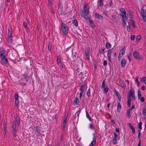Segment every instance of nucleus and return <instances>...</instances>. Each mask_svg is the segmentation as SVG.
<instances>
[{"mask_svg":"<svg viewBox=\"0 0 146 146\" xmlns=\"http://www.w3.org/2000/svg\"><path fill=\"white\" fill-rule=\"evenodd\" d=\"M15 103L16 106H18L19 103L18 100H15Z\"/></svg>","mask_w":146,"mask_h":146,"instance_id":"44","label":"nucleus"},{"mask_svg":"<svg viewBox=\"0 0 146 146\" xmlns=\"http://www.w3.org/2000/svg\"><path fill=\"white\" fill-rule=\"evenodd\" d=\"M125 47L124 46L121 48V50L120 51L119 55L118 57V59L119 60L121 58V57L124 55L125 51Z\"/></svg>","mask_w":146,"mask_h":146,"instance_id":"4","label":"nucleus"},{"mask_svg":"<svg viewBox=\"0 0 146 146\" xmlns=\"http://www.w3.org/2000/svg\"><path fill=\"white\" fill-rule=\"evenodd\" d=\"M120 85L125 90V87H126V84L125 82L123 81L121 83H120Z\"/></svg>","mask_w":146,"mask_h":146,"instance_id":"19","label":"nucleus"},{"mask_svg":"<svg viewBox=\"0 0 146 146\" xmlns=\"http://www.w3.org/2000/svg\"><path fill=\"white\" fill-rule=\"evenodd\" d=\"M106 47L107 48H109L111 47V45L109 43H106Z\"/></svg>","mask_w":146,"mask_h":146,"instance_id":"35","label":"nucleus"},{"mask_svg":"<svg viewBox=\"0 0 146 146\" xmlns=\"http://www.w3.org/2000/svg\"><path fill=\"white\" fill-rule=\"evenodd\" d=\"M93 140L91 142L90 145V146H93L95 145L96 143V139L97 137V133L96 132H95L93 134Z\"/></svg>","mask_w":146,"mask_h":146,"instance_id":"6","label":"nucleus"},{"mask_svg":"<svg viewBox=\"0 0 146 146\" xmlns=\"http://www.w3.org/2000/svg\"><path fill=\"white\" fill-rule=\"evenodd\" d=\"M98 4L100 7H102L104 4L103 1L102 0H100L99 1Z\"/></svg>","mask_w":146,"mask_h":146,"instance_id":"26","label":"nucleus"},{"mask_svg":"<svg viewBox=\"0 0 146 146\" xmlns=\"http://www.w3.org/2000/svg\"><path fill=\"white\" fill-rule=\"evenodd\" d=\"M0 56L1 58L5 56V52L4 50H1L0 52Z\"/></svg>","mask_w":146,"mask_h":146,"instance_id":"17","label":"nucleus"},{"mask_svg":"<svg viewBox=\"0 0 146 146\" xmlns=\"http://www.w3.org/2000/svg\"><path fill=\"white\" fill-rule=\"evenodd\" d=\"M121 109V106L119 102L117 104V110L118 111H119Z\"/></svg>","mask_w":146,"mask_h":146,"instance_id":"24","label":"nucleus"},{"mask_svg":"<svg viewBox=\"0 0 146 146\" xmlns=\"http://www.w3.org/2000/svg\"><path fill=\"white\" fill-rule=\"evenodd\" d=\"M74 102L75 104L76 105H77L78 103L79 102V100L76 97L74 99Z\"/></svg>","mask_w":146,"mask_h":146,"instance_id":"27","label":"nucleus"},{"mask_svg":"<svg viewBox=\"0 0 146 146\" xmlns=\"http://www.w3.org/2000/svg\"><path fill=\"white\" fill-rule=\"evenodd\" d=\"M15 100H17L18 98V94L17 93H16L15 95Z\"/></svg>","mask_w":146,"mask_h":146,"instance_id":"33","label":"nucleus"},{"mask_svg":"<svg viewBox=\"0 0 146 146\" xmlns=\"http://www.w3.org/2000/svg\"><path fill=\"white\" fill-rule=\"evenodd\" d=\"M122 17V19L123 21V26L124 27L126 25V21H127V19L128 16L127 13L121 15Z\"/></svg>","mask_w":146,"mask_h":146,"instance_id":"5","label":"nucleus"},{"mask_svg":"<svg viewBox=\"0 0 146 146\" xmlns=\"http://www.w3.org/2000/svg\"><path fill=\"white\" fill-rule=\"evenodd\" d=\"M135 38V36L133 35H132L131 36L130 39L131 40H133Z\"/></svg>","mask_w":146,"mask_h":146,"instance_id":"53","label":"nucleus"},{"mask_svg":"<svg viewBox=\"0 0 146 146\" xmlns=\"http://www.w3.org/2000/svg\"><path fill=\"white\" fill-rule=\"evenodd\" d=\"M139 98H140V100L141 102H144L145 99L143 97H141Z\"/></svg>","mask_w":146,"mask_h":146,"instance_id":"45","label":"nucleus"},{"mask_svg":"<svg viewBox=\"0 0 146 146\" xmlns=\"http://www.w3.org/2000/svg\"><path fill=\"white\" fill-rule=\"evenodd\" d=\"M23 25L24 27H25V28H26L27 27V23L25 22L23 23Z\"/></svg>","mask_w":146,"mask_h":146,"instance_id":"55","label":"nucleus"},{"mask_svg":"<svg viewBox=\"0 0 146 146\" xmlns=\"http://www.w3.org/2000/svg\"><path fill=\"white\" fill-rule=\"evenodd\" d=\"M113 5V3L111 1H110L108 5L110 7H111Z\"/></svg>","mask_w":146,"mask_h":146,"instance_id":"43","label":"nucleus"},{"mask_svg":"<svg viewBox=\"0 0 146 146\" xmlns=\"http://www.w3.org/2000/svg\"><path fill=\"white\" fill-rule=\"evenodd\" d=\"M103 14L105 15H106L107 16H108L107 13L106 11H104L103 12Z\"/></svg>","mask_w":146,"mask_h":146,"instance_id":"60","label":"nucleus"},{"mask_svg":"<svg viewBox=\"0 0 146 146\" xmlns=\"http://www.w3.org/2000/svg\"><path fill=\"white\" fill-rule=\"evenodd\" d=\"M29 79L28 74L25 73L23 75L22 78L20 80V82L21 84L25 85L28 82Z\"/></svg>","mask_w":146,"mask_h":146,"instance_id":"2","label":"nucleus"},{"mask_svg":"<svg viewBox=\"0 0 146 146\" xmlns=\"http://www.w3.org/2000/svg\"><path fill=\"white\" fill-rule=\"evenodd\" d=\"M95 17L97 18L98 19H101L103 18V16L98 13H95L94 14Z\"/></svg>","mask_w":146,"mask_h":146,"instance_id":"15","label":"nucleus"},{"mask_svg":"<svg viewBox=\"0 0 146 146\" xmlns=\"http://www.w3.org/2000/svg\"><path fill=\"white\" fill-rule=\"evenodd\" d=\"M86 116L89 119V120L90 121H91L92 120V119L90 116L89 114H88L87 111H86Z\"/></svg>","mask_w":146,"mask_h":146,"instance_id":"22","label":"nucleus"},{"mask_svg":"<svg viewBox=\"0 0 146 146\" xmlns=\"http://www.w3.org/2000/svg\"><path fill=\"white\" fill-rule=\"evenodd\" d=\"M86 87V85H83L81 86L80 89L81 92H83L84 89Z\"/></svg>","mask_w":146,"mask_h":146,"instance_id":"20","label":"nucleus"},{"mask_svg":"<svg viewBox=\"0 0 146 146\" xmlns=\"http://www.w3.org/2000/svg\"><path fill=\"white\" fill-rule=\"evenodd\" d=\"M1 62L3 64V63L6 64L8 62V60L6 56L1 58Z\"/></svg>","mask_w":146,"mask_h":146,"instance_id":"10","label":"nucleus"},{"mask_svg":"<svg viewBox=\"0 0 146 146\" xmlns=\"http://www.w3.org/2000/svg\"><path fill=\"white\" fill-rule=\"evenodd\" d=\"M142 122H140L138 126H139V128L140 129V130H141L142 129Z\"/></svg>","mask_w":146,"mask_h":146,"instance_id":"31","label":"nucleus"},{"mask_svg":"<svg viewBox=\"0 0 146 146\" xmlns=\"http://www.w3.org/2000/svg\"><path fill=\"white\" fill-rule=\"evenodd\" d=\"M116 94V96H117V97H120V95H119V92L116 91L115 92Z\"/></svg>","mask_w":146,"mask_h":146,"instance_id":"49","label":"nucleus"},{"mask_svg":"<svg viewBox=\"0 0 146 146\" xmlns=\"http://www.w3.org/2000/svg\"><path fill=\"white\" fill-rule=\"evenodd\" d=\"M145 110L144 108H143V115H145Z\"/></svg>","mask_w":146,"mask_h":146,"instance_id":"56","label":"nucleus"},{"mask_svg":"<svg viewBox=\"0 0 146 146\" xmlns=\"http://www.w3.org/2000/svg\"><path fill=\"white\" fill-rule=\"evenodd\" d=\"M138 97L139 99L141 97V94L139 90L138 91Z\"/></svg>","mask_w":146,"mask_h":146,"instance_id":"38","label":"nucleus"},{"mask_svg":"<svg viewBox=\"0 0 146 146\" xmlns=\"http://www.w3.org/2000/svg\"><path fill=\"white\" fill-rule=\"evenodd\" d=\"M128 125H129V127L131 128V130L134 128L133 127V126L131 125L130 123H129Z\"/></svg>","mask_w":146,"mask_h":146,"instance_id":"51","label":"nucleus"},{"mask_svg":"<svg viewBox=\"0 0 146 146\" xmlns=\"http://www.w3.org/2000/svg\"><path fill=\"white\" fill-rule=\"evenodd\" d=\"M141 89L143 90H145V87L144 86H142L141 87Z\"/></svg>","mask_w":146,"mask_h":146,"instance_id":"63","label":"nucleus"},{"mask_svg":"<svg viewBox=\"0 0 146 146\" xmlns=\"http://www.w3.org/2000/svg\"><path fill=\"white\" fill-rule=\"evenodd\" d=\"M116 16L115 15H113L112 16V18L114 19H115V18H116Z\"/></svg>","mask_w":146,"mask_h":146,"instance_id":"64","label":"nucleus"},{"mask_svg":"<svg viewBox=\"0 0 146 146\" xmlns=\"http://www.w3.org/2000/svg\"><path fill=\"white\" fill-rule=\"evenodd\" d=\"M112 53L111 50H109L108 51L107 56L108 58V60L110 61H111V56Z\"/></svg>","mask_w":146,"mask_h":146,"instance_id":"11","label":"nucleus"},{"mask_svg":"<svg viewBox=\"0 0 146 146\" xmlns=\"http://www.w3.org/2000/svg\"><path fill=\"white\" fill-rule=\"evenodd\" d=\"M133 55L135 59H139L140 58L139 53L136 51L133 52Z\"/></svg>","mask_w":146,"mask_h":146,"instance_id":"9","label":"nucleus"},{"mask_svg":"<svg viewBox=\"0 0 146 146\" xmlns=\"http://www.w3.org/2000/svg\"><path fill=\"white\" fill-rule=\"evenodd\" d=\"M90 125V128L91 129H94L95 127V126L93 125V123H91Z\"/></svg>","mask_w":146,"mask_h":146,"instance_id":"30","label":"nucleus"},{"mask_svg":"<svg viewBox=\"0 0 146 146\" xmlns=\"http://www.w3.org/2000/svg\"><path fill=\"white\" fill-rule=\"evenodd\" d=\"M108 91V88L107 86H106L104 89V92L106 93H107Z\"/></svg>","mask_w":146,"mask_h":146,"instance_id":"34","label":"nucleus"},{"mask_svg":"<svg viewBox=\"0 0 146 146\" xmlns=\"http://www.w3.org/2000/svg\"><path fill=\"white\" fill-rule=\"evenodd\" d=\"M7 127L6 126V123L5 122L3 123V129L6 130Z\"/></svg>","mask_w":146,"mask_h":146,"instance_id":"39","label":"nucleus"},{"mask_svg":"<svg viewBox=\"0 0 146 146\" xmlns=\"http://www.w3.org/2000/svg\"><path fill=\"white\" fill-rule=\"evenodd\" d=\"M105 80H104L103 81V83L102 85V88H104L105 86Z\"/></svg>","mask_w":146,"mask_h":146,"instance_id":"41","label":"nucleus"},{"mask_svg":"<svg viewBox=\"0 0 146 146\" xmlns=\"http://www.w3.org/2000/svg\"><path fill=\"white\" fill-rule=\"evenodd\" d=\"M128 96L131 97L132 98L134 99L135 98V93L134 89L132 88L129 90V93L128 94Z\"/></svg>","mask_w":146,"mask_h":146,"instance_id":"7","label":"nucleus"},{"mask_svg":"<svg viewBox=\"0 0 146 146\" xmlns=\"http://www.w3.org/2000/svg\"><path fill=\"white\" fill-rule=\"evenodd\" d=\"M138 76L135 77V81L137 83V86H139L140 85V82L138 80Z\"/></svg>","mask_w":146,"mask_h":146,"instance_id":"21","label":"nucleus"},{"mask_svg":"<svg viewBox=\"0 0 146 146\" xmlns=\"http://www.w3.org/2000/svg\"><path fill=\"white\" fill-rule=\"evenodd\" d=\"M89 21L90 22V23L92 27H94V23L92 21L90 20V19L89 20Z\"/></svg>","mask_w":146,"mask_h":146,"instance_id":"36","label":"nucleus"},{"mask_svg":"<svg viewBox=\"0 0 146 146\" xmlns=\"http://www.w3.org/2000/svg\"><path fill=\"white\" fill-rule=\"evenodd\" d=\"M12 28L11 27H10V28H9L8 29V34L9 35H12Z\"/></svg>","mask_w":146,"mask_h":146,"instance_id":"25","label":"nucleus"},{"mask_svg":"<svg viewBox=\"0 0 146 146\" xmlns=\"http://www.w3.org/2000/svg\"><path fill=\"white\" fill-rule=\"evenodd\" d=\"M130 112L128 111H127V116L129 117H130L131 116V115L130 114Z\"/></svg>","mask_w":146,"mask_h":146,"instance_id":"50","label":"nucleus"},{"mask_svg":"<svg viewBox=\"0 0 146 146\" xmlns=\"http://www.w3.org/2000/svg\"><path fill=\"white\" fill-rule=\"evenodd\" d=\"M141 37L140 36V35L138 36L137 37L136 39L137 40H139L140 39Z\"/></svg>","mask_w":146,"mask_h":146,"instance_id":"58","label":"nucleus"},{"mask_svg":"<svg viewBox=\"0 0 146 146\" xmlns=\"http://www.w3.org/2000/svg\"><path fill=\"white\" fill-rule=\"evenodd\" d=\"M87 94L89 97H90L91 96L90 89H89L88 90L87 92Z\"/></svg>","mask_w":146,"mask_h":146,"instance_id":"37","label":"nucleus"},{"mask_svg":"<svg viewBox=\"0 0 146 146\" xmlns=\"http://www.w3.org/2000/svg\"><path fill=\"white\" fill-rule=\"evenodd\" d=\"M141 14H145L146 12V5L143 6L142 9H141Z\"/></svg>","mask_w":146,"mask_h":146,"instance_id":"13","label":"nucleus"},{"mask_svg":"<svg viewBox=\"0 0 146 146\" xmlns=\"http://www.w3.org/2000/svg\"><path fill=\"white\" fill-rule=\"evenodd\" d=\"M103 65L104 66H106L107 64V60L104 61L103 62Z\"/></svg>","mask_w":146,"mask_h":146,"instance_id":"52","label":"nucleus"},{"mask_svg":"<svg viewBox=\"0 0 146 146\" xmlns=\"http://www.w3.org/2000/svg\"><path fill=\"white\" fill-rule=\"evenodd\" d=\"M126 63V61L124 59L122 58L121 61V66L122 67H124L125 66V65Z\"/></svg>","mask_w":146,"mask_h":146,"instance_id":"12","label":"nucleus"},{"mask_svg":"<svg viewBox=\"0 0 146 146\" xmlns=\"http://www.w3.org/2000/svg\"><path fill=\"white\" fill-rule=\"evenodd\" d=\"M127 104L129 107H130L131 106V102L128 101Z\"/></svg>","mask_w":146,"mask_h":146,"instance_id":"61","label":"nucleus"},{"mask_svg":"<svg viewBox=\"0 0 146 146\" xmlns=\"http://www.w3.org/2000/svg\"><path fill=\"white\" fill-rule=\"evenodd\" d=\"M12 129L13 131H16V124L15 121H13L12 123Z\"/></svg>","mask_w":146,"mask_h":146,"instance_id":"18","label":"nucleus"},{"mask_svg":"<svg viewBox=\"0 0 146 146\" xmlns=\"http://www.w3.org/2000/svg\"><path fill=\"white\" fill-rule=\"evenodd\" d=\"M66 123H64V122H63V124L62 125V127L63 128H64L66 126Z\"/></svg>","mask_w":146,"mask_h":146,"instance_id":"54","label":"nucleus"},{"mask_svg":"<svg viewBox=\"0 0 146 146\" xmlns=\"http://www.w3.org/2000/svg\"><path fill=\"white\" fill-rule=\"evenodd\" d=\"M131 21L132 23V27H133L134 28L135 27V22H134V21L133 19L131 20Z\"/></svg>","mask_w":146,"mask_h":146,"instance_id":"40","label":"nucleus"},{"mask_svg":"<svg viewBox=\"0 0 146 146\" xmlns=\"http://www.w3.org/2000/svg\"><path fill=\"white\" fill-rule=\"evenodd\" d=\"M80 111H79L76 112V114L77 116L78 117V118L79 117V115L80 114Z\"/></svg>","mask_w":146,"mask_h":146,"instance_id":"47","label":"nucleus"},{"mask_svg":"<svg viewBox=\"0 0 146 146\" xmlns=\"http://www.w3.org/2000/svg\"><path fill=\"white\" fill-rule=\"evenodd\" d=\"M105 48L101 49L100 51V53L101 54L103 53L104 52V51L105 50Z\"/></svg>","mask_w":146,"mask_h":146,"instance_id":"48","label":"nucleus"},{"mask_svg":"<svg viewBox=\"0 0 146 146\" xmlns=\"http://www.w3.org/2000/svg\"><path fill=\"white\" fill-rule=\"evenodd\" d=\"M146 80V77H143L141 79V82H145Z\"/></svg>","mask_w":146,"mask_h":146,"instance_id":"32","label":"nucleus"},{"mask_svg":"<svg viewBox=\"0 0 146 146\" xmlns=\"http://www.w3.org/2000/svg\"><path fill=\"white\" fill-rule=\"evenodd\" d=\"M142 17L143 18V19L144 21L146 23V14H141Z\"/></svg>","mask_w":146,"mask_h":146,"instance_id":"29","label":"nucleus"},{"mask_svg":"<svg viewBox=\"0 0 146 146\" xmlns=\"http://www.w3.org/2000/svg\"><path fill=\"white\" fill-rule=\"evenodd\" d=\"M120 15L125 14L126 13L125 10L123 8H121L120 10Z\"/></svg>","mask_w":146,"mask_h":146,"instance_id":"14","label":"nucleus"},{"mask_svg":"<svg viewBox=\"0 0 146 146\" xmlns=\"http://www.w3.org/2000/svg\"><path fill=\"white\" fill-rule=\"evenodd\" d=\"M131 96H128V97L127 98L128 99V101L131 102Z\"/></svg>","mask_w":146,"mask_h":146,"instance_id":"57","label":"nucleus"},{"mask_svg":"<svg viewBox=\"0 0 146 146\" xmlns=\"http://www.w3.org/2000/svg\"><path fill=\"white\" fill-rule=\"evenodd\" d=\"M114 137L112 141V143L113 144H115L117 143V139L118 138V135L117 133H113Z\"/></svg>","mask_w":146,"mask_h":146,"instance_id":"8","label":"nucleus"},{"mask_svg":"<svg viewBox=\"0 0 146 146\" xmlns=\"http://www.w3.org/2000/svg\"><path fill=\"white\" fill-rule=\"evenodd\" d=\"M85 54L87 59L88 60L90 59L89 50L87 49L86 50Z\"/></svg>","mask_w":146,"mask_h":146,"instance_id":"16","label":"nucleus"},{"mask_svg":"<svg viewBox=\"0 0 146 146\" xmlns=\"http://www.w3.org/2000/svg\"><path fill=\"white\" fill-rule=\"evenodd\" d=\"M73 23L74 26L76 27L78 26V24L77 20L76 19L74 20L73 22Z\"/></svg>","mask_w":146,"mask_h":146,"instance_id":"23","label":"nucleus"},{"mask_svg":"<svg viewBox=\"0 0 146 146\" xmlns=\"http://www.w3.org/2000/svg\"><path fill=\"white\" fill-rule=\"evenodd\" d=\"M89 8L90 7L87 4H85L83 7V10L80 12L82 17L85 19H87L88 18Z\"/></svg>","mask_w":146,"mask_h":146,"instance_id":"1","label":"nucleus"},{"mask_svg":"<svg viewBox=\"0 0 146 146\" xmlns=\"http://www.w3.org/2000/svg\"><path fill=\"white\" fill-rule=\"evenodd\" d=\"M140 130H139V133H138V137L139 138L140 137L141 135V132H140Z\"/></svg>","mask_w":146,"mask_h":146,"instance_id":"59","label":"nucleus"},{"mask_svg":"<svg viewBox=\"0 0 146 146\" xmlns=\"http://www.w3.org/2000/svg\"><path fill=\"white\" fill-rule=\"evenodd\" d=\"M3 134L4 135H5L6 134V130L3 129Z\"/></svg>","mask_w":146,"mask_h":146,"instance_id":"62","label":"nucleus"},{"mask_svg":"<svg viewBox=\"0 0 146 146\" xmlns=\"http://www.w3.org/2000/svg\"><path fill=\"white\" fill-rule=\"evenodd\" d=\"M57 64H59L60 62V58L58 57H57Z\"/></svg>","mask_w":146,"mask_h":146,"instance_id":"42","label":"nucleus"},{"mask_svg":"<svg viewBox=\"0 0 146 146\" xmlns=\"http://www.w3.org/2000/svg\"><path fill=\"white\" fill-rule=\"evenodd\" d=\"M68 115H65L64 118L63 122L64 123H66Z\"/></svg>","mask_w":146,"mask_h":146,"instance_id":"28","label":"nucleus"},{"mask_svg":"<svg viewBox=\"0 0 146 146\" xmlns=\"http://www.w3.org/2000/svg\"><path fill=\"white\" fill-rule=\"evenodd\" d=\"M12 40V36L10 35H9L8 40L9 41H11Z\"/></svg>","mask_w":146,"mask_h":146,"instance_id":"46","label":"nucleus"},{"mask_svg":"<svg viewBox=\"0 0 146 146\" xmlns=\"http://www.w3.org/2000/svg\"><path fill=\"white\" fill-rule=\"evenodd\" d=\"M60 30L61 31L63 35H66L68 33V28L67 26L62 23L61 24Z\"/></svg>","mask_w":146,"mask_h":146,"instance_id":"3","label":"nucleus"}]
</instances>
